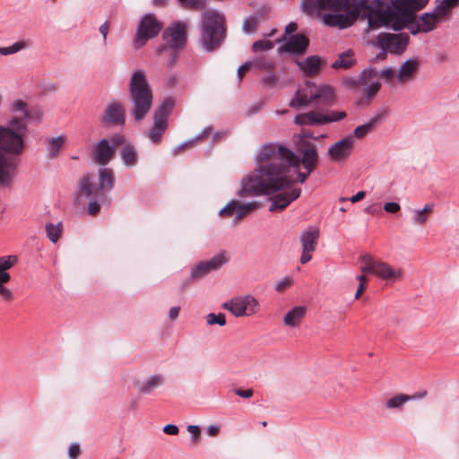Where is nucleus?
<instances>
[{
    "label": "nucleus",
    "mask_w": 459,
    "mask_h": 459,
    "mask_svg": "<svg viewBox=\"0 0 459 459\" xmlns=\"http://www.w3.org/2000/svg\"><path fill=\"white\" fill-rule=\"evenodd\" d=\"M299 156L279 143L264 144L255 159L254 172L244 178L238 195L242 197L275 195L272 198L270 212L283 211L300 196L301 189L293 187L290 169H299L300 163L306 170L314 171L318 163V153L311 143H304Z\"/></svg>",
    "instance_id": "1"
},
{
    "label": "nucleus",
    "mask_w": 459,
    "mask_h": 459,
    "mask_svg": "<svg viewBox=\"0 0 459 459\" xmlns=\"http://www.w3.org/2000/svg\"><path fill=\"white\" fill-rule=\"evenodd\" d=\"M369 0H314L304 4L307 13L330 11L323 15L324 22L331 27L345 29L351 26L360 14L370 13Z\"/></svg>",
    "instance_id": "2"
},
{
    "label": "nucleus",
    "mask_w": 459,
    "mask_h": 459,
    "mask_svg": "<svg viewBox=\"0 0 459 459\" xmlns=\"http://www.w3.org/2000/svg\"><path fill=\"white\" fill-rule=\"evenodd\" d=\"M115 173L112 169L100 168L99 169V184L96 185L93 178L90 175H84L79 182V192L77 202L84 197L89 200L88 212L91 216H96L100 211V204L107 199L103 191H110L115 186Z\"/></svg>",
    "instance_id": "3"
},
{
    "label": "nucleus",
    "mask_w": 459,
    "mask_h": 459,
    "mask_svg": "<svg viewBox=\"0 0 459 459\" xmlns=\"http://www.w3.org/2000/svg\"><path fill=\"white\" fill-rule=\"evenodd\" d=\"M129 94L132 104L131 115L136 121L143 120L153 101L152 90L143 71L137 70L133 73L129 82Z\"/></svg>",
    "instance_id": "4"
},
{
    "label": "nucleus",
    "mask_w": 459,
    "mask_h": 459,
    "mask_svg": "<svg viewBox=\"0 0 459 459\" xmlns=\"http://www.w3.org/2000/svg\"><path fill=\"white\" fill-rule=\"evenodd\" d=\"M226 36V22L222 13L207 10L202 14L200 42L206 51L218 48Z\"/></svg>",
    "instance_id": "5"
},
{
    "label": "nucleus",
    "mask_w": 459,
    "mask_h": 459,
    "mask_svg": "<svg viewBox=\"0 0 459 459\" xmlns=\"http://www.w3.org/2000/svg\"><path fill=\"white\" fill-rule=\"evenodd\" d=\"M437 5L432 13H425L419 17L413 14L407 26L412 35L427 33L437 28L442 21L447 19L452 10L459 5V0H436Z\"/></svg>",
    "instance_id": "6"
},
{
    "label": "nucleus",
    "mask_w": 459,
    "mask_h": 459,
    "mask_svg": "<svg viewBox=\"0 0 459 459\" xmlns=\"http://www.w3.org/2000/svg\"><path fill=\"white\" fill-rule=\"evenodd\" d=\"M28 133V126L23 124L20 126H0V154L19 156L24 150V138Z\"/></svg>",
    "instance_id": "7"
},
{
    "label": "nucleus",
    "mask_w": 459,
    "mask_h": 459,
    "mask_svg": "<svg viewBox=\"0 0 459 459\" xmlns=\"http://www.w3.org/2000/svg\"><path fill=\"white\" fill-rule=\"evenodd\" d=\"M360 271L364 273H372L378 278L390 281H396L403 278V273L400 268H394L389 264L374 258L368 254L359 257Z\"/></svg>",
    "instance_id": "8"
},
{
    "label": "nucleus",
    "mask_w": 459,
    "mask_h": 459,
    "mask_svg": "<svg viewBox=\"0 0 459 459\" xmlns=\"http://www.w3.org/2000/svg\"><path fill=\"white\" fill-rule=\"evenodd\" d=\"M175 107V100L166 98L154 110L153 126L148 133V138L155 144L160 143L161 138L169 126V117Z\"/></svg>",
    "instance_id": "9"
},
{
    "label": "nucleus",
    "mask_w": 459,
    "mask_h": 459,
    "mask_svg": "<svg viewBox=\"0 0 459 459\" xmlns=\"http://www.w3.org/2000/svg\"><path fill=\"white\" fill-rule=\"evenodd\" d=\"M125 142V136L122 134H115L110 139L99 141L92 149V160L98 165L106 166L115 158L117 148Z\"/></svg>",
    "instance_id": "10"
},
{
    "label": "nucleus",
    "mask_w": 459,
    "mask_h": 459,
    "mask_svg": "<svg viewBox=\"0 0 459 459\" xmlns=\"http://www.w3.org/2000/svg\"><path fill=\"white\" fill-rule=\"evenodd\" d=\"M222 307L230 311L235 316H250L259 309L258 300L251 295L235 297L222 304Z\"/></svg>",
    "instance_id": "11"
},
{
    "label": "nucleus",
    "mask_w": 459,
    "mask_h": 459,
    "mask_svg": "<svg viewBox=\"0 0 459 459\" xmlns=\"http://www.w3.org/2000/svg\"><path fill=\"white\" fill-rule=\"evenodd\" d=\"M161 27V23L154 15L143 16L137 27L134 39L135 48H143L149 39L155 38L160 33Z\"/></svg>",
    "instance_id": "12"
},
{
    "label": "nucleus",
    "mask_w": 459,
    "mask_h": 459,
    "mask_svg": "<svg viewBox=\"0 0 459 459\" xmlns=\"http://www.w3.org/2000/svg\"><path fill=\"white\" fill-rule=\"evenodd\" d=\"M345 117L346 113L343 111H331L328 115H325L313 110L297 115L294 118V123L299 126H321L342 120Z\"/></svg>",
    "instance_id": "13"
},
{
    "label": "nucleus",
    "mask_w": 459,
    "mask_h": 459,
    "mask_svg": "<svg viewBox=\"0 0 459 459\" xmlns=\"http://www.w3.org/2000/svg\"><path fill=\"white\" fill-rule=\"evenodd\" d=\"M162 37L165 45L157 49L159 53L164 51L167 46L174 50L184 48L186 42V24L181 22H174L165 29Z\"/></svg>",
    "instance_id": "14"
},
{
    "label": "nucleus",
    "mask_w": 459,
    "mask_h": 459,
    "mask_svg": "<svg viewBox=\"0 0 459 459\" xmlns=\"http://www.w3.org/2000/svg\"><path fill=\"white\" fill-rule=\"evenodd\" d=\"M429 0H386L387 5L390 4L394 9L402 16V20L398 21L394 25V29L398 30L404 27L409 20L412 19L414 12L422 9Z\"/></svg>",
    "instance_id": "15"
},
{
    "label": "nucleus",
    "mask_w": 459,
    "mask_h": 459,
    "mask_svg": "<svg viewBox=\"0 0 459 459\" xmlns=\"http://www.w3.org/2000/svg\"><path fill=\"white\" fill-rule=\"evenodd\" d=\"M409 36L406 33H380L374 39L373 44L387 50L393 54H402L409 42Z\"/></svg>",
    "instance_id": "16"
},
{
    "label": "nucleus",
    "mask_w": 459,
    "mask_h": 459,
    "mask_svg": "<svg viewBox=\"0 0 459 459\" xmlns=\"http://www.w3.org/2000/svg\"><path fill=\"white\" fill-rule=\"evenodd\" d=\"M355 139L348 135L332 144L327 152L329 159L333 162L345 161L352 153Z\"/></svg>",
    "instance_id": "17"
},
{
    "label": "nucleus",
    "mask_w": 459,
    "mask_h": 459,
    "mask_svg": "<svg viewBox=\"0 0 459 459\" xmlns=\"http://www.w3.org/2000/svg\"><path fill=\"white\" fill-rule=\"evenodd\" d=\"M228 258L222 253L218 254L209 260L203 261L196 264L191 271V279L196 280L201 279L207 275L209 273L218 270L224 264H226Z\"/></svg>",
    "instance_id": "18"
},
{
    "label": "nucleus",
    "mask_w": 459,
    "mask_h": 459,
    "mask_svg": "<svg viewBox=\"0 0 459 459\" xmlns=\"http://www.w3.org/2000/svg\"><path fill=\"white\" fill-rule=\"evenodd\" d=\"M300 242L302 246V254L300 263L305 264L312 259V253L316 250L319 230L316 228H310L300 235Z\"/></svg>",
    "instance_id": "19"
},
{
    "label": "nucleus",
    "mask_w": 459,
    "mask_h": 459,
    "mask_svg": "<svg viewBox=\"0 0 459 459\" xmlns=\"http://www.w3.org/2000/svg\"><path fill=\"white\" fill-rule=\"evenodd\" d=\"M257 206L255 202L240 204L238 201L233 200L221 210L220 215L227 218L236 215V221L238 222L247 214L255 211Z\"/></svg>",
    "instance_id": "20"
},
{
    "label": "nucleus",
    "mask_w": 459,
    "mask_h": 459,
    "mask_svg": "<svg viewBox=\"0 0 459 459\" xmlns=\"http://www.w3.org/2000/svg\"><path fill=\"white\" fill-rule=\"evenodd\" d=\"M307 89L313 103L328 106L334 100V90L329 85H316L313 82H307Z\"/></svg>",
    "instance_id": "21"
},
{
    "label": "nucleus",
    "mask_w": 459,
    "mask_h": 459,
    "mask_svg": "<svg viewBox=\"0 0 459 459\" xmlns=\"http://www.w3.org/2000/svg\"><path fill=\"white\" fill-rule=\"evenodd\" d=\"M123 105L119 102L109 103L101 117V122L107 125L122 126L126 121Z\"/></svg>",
    "instance_id": "22"
},
{
    "label": "nucleus",
    "mask_w": 459,
    "mask_h": 459,
    "mask_svg": "<svg viewBox=\"0 0 459 459\" xmlns=\"http://www.w3.org/2000/svg\"><path fill=\"white\" fill-rule=\"evenodd\" d=\"M10 112L12 113V117L9 123L13 126H19L20 124L27 126V120L32 117V113L30 111L27 103L22 100H16L12 102Z\"/></svg>",
    "instance_id": "23"
},
{
    "label": "nucleus",
    "mask_w": 459,
    "mask_h": 459,
    "mask_svg": "<svg viewBox=\"0 0 459 459\" xmlns=\"http://www.w3.org/2000/svg\"><path fill=\"white\" fill-rule=\"evenodd\" d=\"M309 46V39L303 34L291 36L288 41L280 48L281 52H287L295 55H303Z\"/></svg>",
    "instance_id": "24"
},
{
    "label": "nucleus",
    "mask_w": 459,
    "mask_h": 459,
    "mask_svg": "<svg viewBox=\"0 0 459 459\" xmlns=\"http://www.w3.org/2000/svg\"><path fill=\"white\" fill-rule=\"evenodd\" d=\"M14 176V163L4 155L0 154V188H10Z\"/></svg>",
    "instance_id": "25"
},
{
    "label": "nucleus",
    "mask_w": 459,
    "mask_h": 459,
    "mask_svg": "<svg viewBox=\"0 0 459 459\" xmlns=\"http://www.w3.org/2000/svg\"><path fill=\"white\" fill-rule=\"evenodd\" d=\"M386 115V111H379L373 117H371L368 123L357 126L353 131V135H351L353 139H362L369 133L373 132L376 127L385 119Z\"/></svg>",
    "instance_id": "26"
},
{
    "label": "nucleus",
    "mask_w": 459,
    "mask_h": 459,
    "mask_svg": "<svg viewBox=\"0 0 459 459\" xmlns=\"http://www.w3.org/2000/svg\"><path fill=\"white\" fill-rule=\"evenodd\" d=\"M307 308L305 306H297L288 311L282 318L284 325L288 327H299L306 316Z\"/></svg>",
    "instance_id": "27"
},
{
    "label": "nucleus",
    "mask_w": 459,
    "mask_h": 459,
    "mask_svg": "<svg viewBox=\"0 0 459 459\" xmlns=\"http://www.w3.org/2000/svg\"><path fill=\"white\" fill-rule=\"evenodd\" d=\"M419 67L420 62L416 59H410L403 63L397 73L399 82L405 83L411 81L414 78Z\"/></svg>",
    "instance_id": "28"
},
{
    "label": "nucleus",
    "mask_w": 459,
    "mask_h": 459,
    "mask_svg": "<svg viewBox=\"0 0 459 459\" xmlns=\"http://www.w3.org/2000/svg\"><path fill=\"white\" fill-rule=\"evenodd\" d=\"M377 79V71L368 68L361 72L359 78H348L344 80V84L351 89H357L359 86H366L371 80Z\"/></svg>",
    "instance_id": "29"
},
{
    "label": "nucleus",
    "mask_w": 459,
    "mask_h": 459,
    "mask_svg": "<svg viewBox=\"0 0 459 459\" xmlns=\"http://www.w3.org/2000/svg\"><path fill=\"white\" fill-rule=\"evenodd\" d=\"M297 65L305 75L313 77L320 72L321 59L318 56H310L303 61H297Z\"/></svg>",
    "instance_id": "30"
},
{
    "label": "nucleus",
    "mask_w": 459,
    "mask_h": 459,
    "mask_svg": "<svg viewBox=\"0 0 459 459\" xmlns=\"http://www.w3.org/2000/svg\"><path fill=\"white\" fill-rule=\"evenodd\" d=\"M356 63L354 52L351 49L341 53L338 58L332 64L333 69H349Z\"/></svg>",
    "instance_id": "31"
},
{
    "label": "nucleus",
    "mask_w": 459,
    "mask_h": 459,
    "mask_svg": "<svg viewBox=\"0 0 459 459\" xmlns=\"http://www.w3.org/2000/svg\"><path fill=\"white\" fill-rule=\"evenodd\" d=\"M311 103H313V100L307 86L306 89H300L296 91L295 96L290 101V107L298 108L308 106Z\"/></svg>",
    "instance_id": "32"
},
{
    "label": "nucleus",
    "mask_w": 459,
    "mask_h": 459,
    "mask_svg": "<svg viewBox=\"0 0 459 459\" xmlns=\"http://www.w3.org/2000/svg\"><path fill=\"white\" fill-rule=\"evenodd\" d=\"M434 204H427L421 210L415 211V214L412 217V222L418 226H423L429 220L430 214L433 212Z\"/></svg>",
    "instance_id": "33"
},
{
    "label": "nucleus",
    "mask_w": 459,
    "mask_h": 459,
    "mask_svg": "<svg viewBox=\"0 0 459 459\" xmlns=\"http://www.w3.org/2000/svg\"><path fill=\"white\" fill-rule=\"evenodd\" d=\"M65 140L66 138L64 135H60L58 137L51 138L48 140V156L50 159L56 158L58 155L61 148L65 143Z\"/></svg>",
    "instance_id": "34"
},
{
    "label": "nucleus",
    "mask_w": 459,
    "mask_h": 459,
    "mask_svg": "<svg viewBox=\"0 0 459 459\" xmlns=\"http://www.w3.org/2000/svg\"><path fill=\"white\" fill-rule=\"evenodd\" d=\"M121 157L126 166H134L137 162V152L131 144L125 145L121 152Z\"/></svg>",
    "instance_id": "35"
},
{
    "label": "nucleus",
    "mask_w": 459,
    "mask_h": 459,
    "mask_svg": "<svg viewBox=\"0 0 459 459\" xmlns=\"http://www.w3.org/2000/svg\"><path fill=\"white\" fill-rule=\"evenodd\" d=\"M162 383L163 377L161 376H153L141 386L140 391L143 394H150L155 388L162 385Z\"/></svg>",
    "instance_id": "36"
},
{
    "label": "nucleus",
    "mask_w": 459,
    "mask_h": 459,
    "mask_svg": "<svg viewBox=\"0 0 459 459\" xmlns=\"http://www.w3.org/2000/svg\"><path fill=\"white\" fill-rule=\"evenodd\" d=\"M409 401L410 398L408 394H400L386 400L385 405L386 409H400L405 403Z\"/></svg>",
    "instance_id": "37"
},
{
    "label": "nucleus",
    "mask_w": 459,
    "mask_h": 459,
    "mask_svg": "<svg viewBox=\"0 0 459 459\" xmlns=\"http://www.w3.org/2000/svg\"><path fill=\"white\" fill-rule=\"evenodd\" d=\"M251 64H252V66L258 68L259 70L267 71V72H271L274 67V64L272 61V59H270L266 56H264L254 59L251 62Z\"/></svg>",
    "instance_id": "38"
},
{
    "label": "nucleus",
    "mask_w": 459,
    "mask_h": 459,
    "mask_svg": "<svg viewBox=\"0 0 459 459\" xmlns=\"http://www.w3.org/2000/svg\"><path fill=\"white\" fill-rule=\"evenodd\" d=\"M46 230H47V235H48V238H49V240L53 243H56V242H57V240L59 239V238L62 235V224L61 223H57L56 225L52 224V223L47 224Z\"/></svg>",
    "instance_id": "39"
},
{
    "label": "nucleus",
    "mask_w": 459,
    "mask_h": 459,
    "mask_svg": "<svg viewBox=\"0 0 459 459\" xmlns=\"http://www.w3.org/2000/svg\"><path fill=\"white\" fill-rule=\"evenodd\" d=\"M183 8L199 11L204 8L207 0H178Z\"/></svg>",
    "instance_id": "40"
},
{
    "label": "nucleus",
    "mask_w": 459,
    "mask_h": 459,
    "mask_svg": "<svg viewBox=\"0 0 459 459\" xmlns=\"http://www.w3.org/2000/svg\"><path fill=\"white\" fill-rule=\"evenodd\" d=\"M381 87V83L375 80H371L368 85L365 86L363 90V94L367 97L368 100H372L376 94L379 91Z\"/></svg>",
    "instance_id": "41"
},
{
    "label": "nucleus",
    "mask_w": 459,
    "mask_h": 459,
    "mask_svg": "<svg viewBox=\"0 0 459 459\" xmlns=\"http://www.w3.org/2000/svg\"><path fill=\"white\" fill-rule=\"evenodd\" d=\"M26 48V42L24 41H17L9 47H1L0 48V55L2 56H9L15 54L23 48Z\"/></svg>",
    "instance_id": "42"
},
{
    "label": "nucleus",
    "mask_w": 459,
    "mask_h": 459,
    "mask_svg": "<svg viewBox=\"0 0 459 459\" xmlns=\"http://www.w3.org/2000/svg\"><path fill=\"white\" fill-rule=\"evenodd\" d=\"M18 259L15 255L0 256V272H6V270L12 268Z\"/></svg>",
    "instance_id": "43"
},
{
    "label": "nucleus",
    "mask_w": 459,
    "mask_h": 459,
    "mask_svg": "<svg viewBox=\"0 0 459 459\" xmlns=\"http://www.w3.org/2000/svg\"><path fill=\"white\" fill-rule=\"evenodd\" d=\"M206 321L209 325H219L223 326L226 325L225 316L221 313L215 315L213 313H210L206 316Z\"/></svg>",
    "instance_id": "44"
},
{
    "label": "nucleus",
    "mask_w": 459,
    "mask_h": 459,
    "mask_svg": "<svg viewBox=\"0 0 459 459\" xmlns=\"http://www.w3.org/2000/svg\"><path fill=\"white\" fill-rule=\"evenodd\" d=\"M273 48V43L271 40L264 39V40H257L253 43L252 49L255 52L258 51H266L270 50Z\"/></svg>",
    "instance_id": "45"
},
{
    "label": "nucleus",
    "mask_w": 459,
    "mask_h": 459,
    "mask_svg": "<svg viewBox=\"0 0 459 459\" xmlns=\"http://www.w3.org/2000/svg\"><path fill=\"white\" fill-rule=\"evenodd\" d=\"M383 24H385V20L380 14H377L376 17L370 16L368 18V28L371 30L378 29Z\"/></svg>",
    "instance_id": "46"
},
{
    "label": "nucleus",
    "mask_w": 459,
    "mask_h": 459,
    "mask_svg": "<svg viewBox=\"0 0 459 459\" xmlns=\"http://www.w3.org/2000/svg\"><path fill=\"white\" fill-rule=\"evenodd\" d=\"M292 285V279L286 277L275 284V290L278 292H282Z\"/></svg>",
    "instance_id": "47"
},
{
    "label": "nucleus",
    "mask_w": 459,
    "mask_h": 459,
    "mask_svg": "<svg viewBox=\"0 0 459 459\" xmlns=\"http://www.w3.org/2000/svg\"><path fill=\"white\" fill-rule=\"evenodd\" d=\"M187 431L192 435V440L194 443H197L201 437V429L196 425H188Z\"/></svg>",
    "instance_id": "48"
},
{
    "label": "nucleus",
    "mask_w": 459,
    "mask_h": 459,
    "mask_svg": "<svg viewBox=\"0 0 459 459\" xmlns=\"http://www.w3.org/2000/svg\"><path fill=\"white\" fill-rule=\"evenodd\" d=\"M395 74V71L393 68L388 67L382 70L379 74L377 73V77L380 76L381 78L390 82L394 78Z\"/></svg>",
    "instance_id": "49"
},
{
    "label": "nucleus",
    "mask_w": 459,
    "mask_h": 459,
    "mask_svg": "<svg viewBox=\"0 0 459 459\" xmlns=\"http://www.w3.org/2000/svg\"><path fill=\"white\" fill-rule=\"evenodd\" d=\"M384 209L385 212L390 213H396L400 211V204L394 202L385 203L384 205Z\"/></svg>",
    "instance_id": "50"
},
{
    "label": "nucleus",
    "mask_w": 459,
    "mask_h": 459,
    "mask_svg": "<svg viewBox=\"0 0 459 459\" xmlns=\"http://www.w3.org/2000/svg\"><path fill=\"white\" fill-rule=\"evenodd\" d=\"M0 296L6 301H12L13 299V292L4 285H0Z\"/></svg>",
    "instance_id": "51"
},
{
    "label": "nucleus",
    "mask_w": 459,
    "mask_h": 459,
    "mask_svg": "<svg viewBox=\"0 0 459 459\" xmlns=\"http://www.w3.org/2000/svg\"><path fill=\"white\" fill-rule=\"evenodd\" d=\"M243 28L246 32H254L256 30V21L255 19L245 21Z\"/></svg>",
    "instance_id": "52"
},
{
    "label": "nucleus",
    "mask_w": 459,
    "mask_h": 459,
    "mask_svg": "<svg viewBox=\"0 0 459 459\" xmlns=\"http://www.w3.org/2000/svg\"><path fill=\"white\" fill-rule=\"evenodd\" d=\"M68 453L71 459H77L81 453L80 446L78 444H72Z\"/></svg>",
    "instance_id": "53"
},
{
    "label": "nucleus",
    "mask_w": 459,
    "mask_h": 459,
    "mask_svg": "<svg viewBox=\"0 0 459 459\" xmlns=\"http://www.w3.org/2000/svg\"><path fill=\"white\" fill-rule=\"evenodd\" d=\"M251 62H246L238 69V76L239 80H241L245 76V74L251 69Z\"/></svg>",
    "instance_id": "54"
},
{
    "label": "nucleus",
    "mask_w": 459,
    "mask_h": 459,
    "mask_svg": "<svg viewBox=\"0 0 459 459\" xmlns=\"http://www.w3.org/2000/svg\"><path fill=\"white\" fill-rule=\"evenodd\" d=\"M234 393L236 395L240 396L242 398H250L254 394L253 389L243 390V389L238 388V389L234 390Z\"/></svg>",
    "instance_id": "55"
},
{
    "label": "nucleus",
    "mask_w": 459,
    "mask_h": 459,
    "mask_svg": "<svg viewBox=\"0 0 459 459\" xmlns=\"http://www.w3.org/2000/svg\"><path fill=\"white\" fill-rule=\"evenodd\" d=\"M311 172L312 171H309V170H307L306 172L298 171L297 178H292L293 184L295 182L304 183L307 180V178H308V176L311 174Z\"/></svg>",
    "instance_id": "56"
},
{
    "label": "nucleus",
    "mask_w": 459,
    "mask_h": 459,
    "mask_svg": "<svg viewBox=\"0 0 459 459\" xmlns=\"http://www.w3.org/2000/svg\"><path fill=\"white\" fill-rule=\"evenodd\" d=\"M163 431L167 435H178V428L176 425L173 424H168L163 428Z\"/></svg>",
    "instance_id": "57"
},
{
    "label": "nucleus",
    "mask_w": 459,
    "mask_h": 459,
    "mask_svg": "<svg viewBox=\"0 0 459 459\" xmlns=\"http://www.w3.org/2000/svg\"><path fill=\"white\" fill-rule=\"evenodd\" d=\"M278 81V78L275 74H270L269 75L264 78V82L268 86H274Z\"/></svg>",
    "instance_id": "58"
},
{
    "label": "nucleus",
    "mask_w": 459,
    "mask_h": 459,
    "mask_svg": "<svg viewBox=\"0 0 459 459\" xmlns=\"http://www.w3.org/2000/svg\"><path fill=\"white\" fill-rule=\"evenodd\" d=\"M178 78L176 74H171L167 79V86L169 88H173L178 84Z\"/></svg>",
    "instance_id": "59"
},
{
    "label": "nucleus",
    "mask_w": 459,
    "mask_h": 459,
    "mask_svg": "<svg viewBox=\"0 0 459 459\" xmlns=\"http://www.w3.org/2000/svg\"><path fill=\"white\" fill-rule=\"evenodd\" d=\"M108 30H109V24L108 23V22H104L100 27V32L102 34L104 41H106V39H107V35L108 33Z\"/></svg>",
    "instance_id": "60"
},
{
    "label": "nucleus",
    "mask_w": 459,
    "mask_h": 459,
    "mask_svg": "<svg viewBox=\"0 0 459 459\" xmlns=\"http://www.w3.org/2000/svg\"><path fill=\"white\" fill-rule=\"evenodd\" d=\"M220 432V428L215 425H210L207 428V434L211 437H216Z\"/></svg>",
    "instance_id": "61"
},
{
    "label": "nucleus",
    "mask_w": 459,
    "mask_h": 459,
    "mask_svg": "<svg viewBox=\"0 0 459 459\" xmlns=\"http://www.w3.org/2000/svg\"><path fill=\"white\" fill-rule=\"evenodd\" d=\"M365 195H366V193L364 191H359L356 195H352L350 198V201L351 203H357V202L362 200L365 197Z\"/></svg>",
    "instance_id": "62"
},
{
    "label": "nucleus",
    "mask_w": 459,
    "mask_h": 459,
    "mask_svg": "<svg viewBox=\"0 0 459 459\" xmlns=\"http://www.w3.org/2000/svg\"><path fill=\"white\" fill-rule=\"evenodd\" d=\"M179 313V307H172L169 309V316L171 320H175L178 318Z\"/></svg>",
    "instance_id": "63"
},
{
    "label": "nucleus",
    "mask_w": 459,
    "mask_h": 459,
    "mask_svg": "<svg viewBox=\"0 0 459 459\" xmlns=\"http://www.w3.org/2000/svg\"><path fill=\"white\" fill-rule=\"evenodd\" d=\"M298 29V26L295 22L289 23L285 28V34L290 35L291 33L295 32Z\"/></svg>",
    "instance_id": "64"
}]
</instances>
